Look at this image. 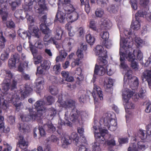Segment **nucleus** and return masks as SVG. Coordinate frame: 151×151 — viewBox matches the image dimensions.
Masks as SVG:
<instances>
[{"label":"nucleus","instance_id":"obj_44","mask_svg":"<svg viewBox=\"0 0 151 151\" xmlns=\"http://www.w3.org/2000/svg\"><path fill=\"white\" fill-rule=\"evenodd\" d=\"M78 132L80 134V136L81 137L83 138L84 140L83 141V142L85 143L86 142V138L85 137L83 133L84 132V129L82 127H78L77 128Z\"/></svg>","mask_w":151,"mask_h":151},{"label":"nucleus","instance_id":"obj_31","mask_svg":"<svg viewBox=\"0 0 151 151\" xmlns=\"http://www.w3.org/2000/svg\"><path fill=\"white\" fill-rule=\"evenodd\" d=\"M43 82V81L41 80L37 83H35V86L34 87L35 90L37 92L43 89V86L42 83Z\"/></svg>","mask_w":151,"mask_h":151},{"label":"nucleus","instance_id":"obj_25","mask_svg":"<svg viewBox=\"0 0 151 151\" xmlns=\"http://www.w3.org/2000/svg\"><path fill=\"white\" fill-rule=\"evenodd\" d=\"M127 39L126 38V39H124L123 40L121 39L120 40V45H121L122 44L123 48H130L132 47V45H130V44H133V42L132 41L131 42H128Z\"/></svg>","mask_w":151,"mask_h":151},{"label":"nucleus","instance_id":"obj_17","mask_svg":"<svg viewBox=\"0 0 151 151\" xmlns=\"http://www.w3.org/2000/svg\"><path fill=\"white\" fill-rule=\"evenodd\" d=\"M28 142L25 141L23 136L22 135H19L17 145L22 149L23 150H24L27 149V148L28 147Z\"/></svg>","mask_w":151,"mask_h":151},{"label":"nucleus","instance_id":"obj_57","mask_svg":"<svg viewBox=\"0 0 151 151\" xmlns=\"http://www.w3.org/2000/svg\"><path fill=\"white\" fill-rule=\"evenodd\" d=\"M53 70L55 71V73L56 74H58L60 73V65L59 64L58 65H55L53 67Z\"/></svg>","mask_w":151,"mask_h":151},{"label":"nucleus","instance_id":"obj_45","mask_svg":"<svg viewBox=\"0 0 151 151\" xmlns=\"http://www.w3.org/2000/svg\"><path fill=\"white\" fill-rule=\"evenodd\" d=\"M0 14L1 16L2 21H6L8 17L7 12L4 11L3 9H0Z\"/></svg>","mask_w":151,"mask_h":151},{"label":"nucleus","instance_id":"obj_55","mask_svg":"<svg viewBox=\"0 0 151 151\" xmlns=\"http://www.w3.org/2000/svg\"><path fill=\"white\" fill-rule=\"evenodd\" d=\"M49 33H47V34H45V36L43 38L44 41H48L49 42V41H54V38H53V37H51V38L49 39V37L50 36V35L49 34Z\"/></svg>","mask_w":151,"mask_h":151},{"label":"nucleus","instance_id":"obj_10","mask_svg":"<svg viewBox=\"0 0 151 151\" xmlns=\"http://www.w3.org/2000/svg\"><path fill=\"white\" fill-rule=\"evenodd\" d=\"M63 100L62 97L60 96L58 97L57 102L60 104L65 109L72 108L75 106V101L72 99L67 100L64 101V102H63Z\"/></svg>","mask_w":151,"mask_h":151},{"label":"nucleus","instance_id":"obj_23","mask_svg":"<svg viewBox=\"0 0 151 151\" xmlns=\"http://www.w3.org/2000/svg\"><path fill=\"white\" fill-rule=\"evenodd\" d=\"M61 75L66 81L70 82L74 80L73 77L72 76H69V73L68 71H62L61 72Z\"/></svg>","mask_w":151,"mask_h":151},{"label":"nucleus","instance_id":"obj_58","mask_svg":"<svg viewBox=\"0 0 151 151\" xmlns=\"http://www.w3.org/2000/svg\"><path fill=\"white\" fill-rule=\"evenodd\" d=\"M135 58V56L133 54H131L130 52H129L127 57V59L129 61L132 62V61H134Z\"/></svg>","mask_w":151,"mask_h":151},{"label":"nucleus","instance_id":"obj_26","mask_svg":"<svg viewBox=\"0 0 151 151\" xmlns=\"http://www.w3.org/2000/svg\"><path fill=\"white\" fill-rule=\"evenodd\" d=\"M119 53L120 55V60L121 62L120 66L123 69L126 68V65L125 63V54L123 52H119Z\"/></svg>","mask_w":151,"mask_h":151},{"label":"nucleus","instance_id":"obj_21","mask_svg":"<svg viewBox=\"0 0 151 151\" xmlns=\"http://www.w3.org/2000/svg\"><path fill=\"white\" fill-rule=\"evenodd\" d=\"M142 78L147 81L148 85L151 88V70H146L142 73Z\"/></svg>","mask_w":151,"mask_h":151},{"label":"nucleus","instance_id":"obj_64","mask_svg":"<svg viewBox=\"0 0 151 151\" xmlns=\"http://www.w3.org/2000/svg\"><path fill=\"white\" fill-rule=\"evenodd\" d=\"M150 2L149 0H140V4L142 6L146 7Z\"/></svg>","mask_w":151,"mask_h":151},{"label":"nucleus","instance_id":"obj_50","mask_svg":"<svg viewBox=\"0 0 151 151\" xmlns=\"http://www.w3.org/2000/svg\"><path fill=\"white\" fill-rule=\"evenodd\" d=\"M9 57V53L6 51H5L1 55L0 58L2 60L5 61L8 59Z\"/></svg>","mask_w":151,"mask_h":151},{"label":"nucleus","instance_id":"obj_12","mask_svg":"<svg viewBox=\"0 0 151 151\" xmlns=\"http://www.w3.org/2000/svg\"><path fill=\"white\" fill-rule=\"evenodd\" d=\"M34 1L37 2L36 0H30L27 4H24L22 5V8L24 10L26 14V17L28 20L31 19V16L29 15V12H31L32 9V5L33 4Z\"/></svg>","mask_w":151,"mask_h":151},{"label":"nucleus","instance_id":"obj_8","mask_svg":"<svg viewBox=\"0 0 151 151\" xmlns=\"http://www.w3.org/2000/svg\"><path fill=\"white\" fill-rule=\"evenodd\" d=\"M3 73V75L4 76L5 79L3 81L4 85L2 87V90L6 92L10 88V83L13 75L11 71L9 70H4Z\"/></svg>","mask_w":151,"mask_h":151},{"label":"nucleus","instance_id":"obj_38","mask_svg":"<svg viewBox=\"0 0 151 151\" xmlns=\"http://www.w3.org/2000/svg\"><path fill=\"white\" fill-rule=\"evenodd\" d=\"M21 4V1L20 0H15L12 1L11 4L10 6H11L12 9V10H15L16 7L19 6Z\"/></svg>","mask_w":151,"mask_h":151},{"label":"nucleus","instance_id":"obj_7","mask_svg":"<svg viewBox=\"0 0 151 151\" xmlns=\"http://www.w3.org/2000/svg\"><path fill=\"white\" fill-rule=\"evenodd\" d=\"M99 123L101 124H103L105 126L109 125L117 126V122L116 120L112 118V114L108 112L105 114L100 119Z\"/></svg>","mask_w":151,"mask_h":151},{"label":"nucleus","instance_id":"obj_34","mask_svg":"<svg viewBox=\"0 0 151 151\" xmlns=\"http://www.w3.org/2000/svg\"><path fill=\"white\" fill-rule=\"evenodd\" d=\"M6 42V40L3 36L2 32L1 33V35L0 36V47L1 49L4 48L5 43Z\"/></svg>","mask_w":151,"mask_h":151},{"label":"nucleus","instance_id":"obj_27","mask_svg":"<svg viewBox=\"0 0 151 151\" xmlns=\"http://www.w3.org/2000/svg\"><path fill=\"white\" fill-rule=\"evenodd\" d=\"M70 137L71 141L73 140L76 145H78L79 139V137L78 134L76 132H73L71 134Z\"/></svg>","mask_w":151,"mask_h":151},{"label":"nucleus","instance_id":"obj_42","mask_svg":"<svg viewBox=\"0 0 151 151\" xmlns=\"http://www.w3.org/2000/svg\"><path fill=\"white\" fill-rule=\"evenodd\" d=\"M137 146L138 150H144L147 147L145 145V143L142 141L138 142L137 144Z\"/></svg>","mask_w":151,"mask_h":151},{"label":"nucleus","instance_id":"obj_16","mask_svg":"<svg viewBox=\"0 0 151 151\" xmlns=\"http://www.w3.org/2000/svg\"><path fill=\"white\" fill-rule=\"evenodd\" d=\"M82 70L80 68H78L75 70V77L76 79V83L77 84L80 85L81 82L83 79V75L82 74Z\"/></svg>","mask_w":151,"mask_h":151},{"label":"nucleus","instance_id":"obj_43","mask_svg":"<svg viewBox=\"0 0 151 151\" xmlns=\"http://www.w3.org/2000/svg\"><path fill=\"white\" fill-rule=\"evenodd\" d=\"M49 90L50 93L52 95H55L58 92V88L54 86H50L49 87Z\"/></svg>","mask_w":151,"mask_h":151},{"label":"nucleus","instance_id":"obj_30","mask_svg":"<svg viewBox=\"0 0 151 151\" xmlns=\"http://www.w3.org/2000/svg\"><path fill=\"white\" fill-rule=\"evenodd\" d=\"M47 23H41L40 25V29L42 32L44 34L50 33V29L46 26Z\"/></svg>","mask_w":151,"mask_h":151},{"label":"nucleus","instance_id":"obj_35","mask_svg":"<svg viewBox=\"0 0 151 151\" xmlns=\"http://www.w3.org/2000/svg\"><path fill=\"white\" fill-rule=\"evenodd\" d=\"M118 10V7L117 5H112L109 6L107 10L110 12L113 13H116Z\"/></svg>","mask_w":151,"mask_h":151},{"label":"nucleus","instance_id":"obj_52","mask_svg":"<svg viewBox=\"0 0 151 151\" xmlns=\"http://www.w3.org/2000/svg\"><path fill=\"white\" fill-rule=\"evenodd\" d=\"M47 104L48 105H51L55 101L53 97L51 96H48L46 98Z\"/></svg>","mask_w":151,"mask_h":151},{"label":"nucleus","instance_id":"obj_56","mask_svg":"<svg viewBox=\"0 0 151 151\" xmlns=\"http://www.w3.org/2000/svg\"><path fill=\"white\" fill-rule=\"evenodd\" d=\"M129 2L132 8L134 10H137V0H130Z\"/></svg>","mask_w":151,"mask_h":151},{"label":"nucleus","instance_id":"obj_39","mask_svg":"<svg viewBox=\"0 0 151 151\" xmlns=\"http://www.w3.org/2000/svg\"><path fill=\"white\" fill-rule=\"evenodd\" d=\"M2 102H1L0 103V108L3 110H6L9 106V102L4 99L2 100Z\"/></svg>","mask_w":151,"mask_h":151},{"label":"nucleus","instance_id":"obj_60","mask_svg":"<svg viewBox=\"0 0 151 151\" xmlns=\"http://www.w3.org/2000/svg\"><path fill=\"white\" fill-rule=\"evenodd\" d=\"M89 27L93 31H96L97 30V27L94 21H90V22Z\"/></svg>","mask_w":151,"mask_h":151},{"label":"nucleus","instance_id":"obj_28","mask_svg":"<svg viewBox=\"0 0 151 151\" xmlns=\"http://www.w3.org/2000/svg\"><path fill=\"white\" fill-rule=\"evenodd\" d=\"M86 38L87 42L91 45L93 44L95 40L94 37L90 34L86 35Z\"/></svg>","mask_w":151,"mask_h":151},{"label":"nucleus","instance_id":"obj_15","mask_svg":"<svg viewBox=\"0 0 151 151\" xmlns=\"http://www.w3.org/2000/svg\"><path fill=\"white\" fill-rule=\"evenodd\" d=\"M99 63L100 66L97 64H96L95 65L94 72V74L93 76H94L95 75H97L100 76H103L105 74L106 72V69L103 66L107 64L104 65H101Z\"/></svg>","mask_w":151,"mask_h":151},{"label":"nucleus","instance_id":"obj_49","mask_svg":"<svg viewBox=\"0 0 151 151\" xmlns=\"http://www.w3.org/2000/svg\"><path fill=\"white\" fill-rule=\"evenodd\" d=\"M102 44L106 48L109 49L110 48L112 45L111 41L110 40H106V41L104 40L102 42Z\"/></svg>","mask_w":151,"mask_h":151},{"label":"nucleus","instance_id":"obj_62","mask_svg":"<svg viewBox=\"0 0 151 151\" xmlns=\"http://www.w3.org/2000/svg\"><path fill=\"white\" fill-rule=\"evenodd\" d=\"M35 47L40 49H42L43 47V45L40 40L37 41L34 45Z\"/></svg>","mask_w":151,"mask_h":151},{"label":"nucleus","instance_id":"obj_1","mask_svg":"<svg viewBox=\"0 0 151 151\" xmlns=\"http://www.w3.org/2000/svg\"><path fill=\"white\" fill-rule=\"evenodd\" d=\"M33 86L32 85L26 83L23 88H21L20 91L21 93V97L17 96L15 98H14V95H13V93H7L5 95L4 100H7V101L9 103H12L16 107V110L19 111L20 107L21 105V103L20 100H22L28 96L32 91L33 89Z\"/></svg>","mask_w":151,"mask_h":151},{"label":"nucleus","instance_id":"obj_63","mask_svg":"<svg viewBox=\"0 0 151 151\" xmlns=\"http://www.w3.org/2000/svg\"><path fill=\"white\" fill-rule=\"evenodd\" d=\"M65 40L67 41L68 42L67 45L69 48L70 47V45L74 42V40L72 38L67 37L65 39Z\"/></svg>","mask_w":151,"mask_h":151},{"label":"nucleus","instance_id":"obj_46","mask_svg":"<svg viewBox=\"0 0 151 151\" xmlns=\"http://www.w3.org/2000/svg\"><path fill=\"white\" fill-rule=\"evenodd\" d=\"M33 57L34 60V63L35 64L37 65L40 63H41L42 59V57L41 55H39L36 56H35Z\"/></svg>","mask_w":151,"mask_h":151},{"label":"nucleus","instance_id":"obj_54","mask_svg":"<svg viewBox=\"0 0 151 151\" xmlns=\"http://www.w3.org/2000/svg\"><path fill=\"white\" fill-rule=\"evenodd\" d=\"M6 26L10 28H14L15 25L14 22L12 20L8 21L6 22Z\"/></svg>","mask_w":151,"mask_h":151},{"label":"nucleus","instance_id":"obj_59","mask_svg":"<svg viewBox=\"0 0 151 151\" xmlns=\"http://www.w3.org/2000/svg\"><path fill=\"white\" fill-rule=\"evenodd\" d=\"M131 67L135 71L137 70L139 68L137 63L135 61H132L131 62Z\"/></svg>","mask_w":151,"mask_h":151},{"label":"nucleus","instance_id":"obj_4","mask_svg":"<svg viewBox=\"0 0 151 151\" xmlns=\"http://www.w3.org/2000/svg\"><path fill=\"white\" fill-rule=\"evenodd\" d=\"M86 115V111L74 108L70 113L69 119L73 123L78 122L79 121L80 118L82 119Z\"/></svg>","mask_w":151,"mask_h":151},{"label":"nucleus","instance_id":"obj_24","mask_svg":"<svg viewBox=\"0 0 151 151\" xmlns=\"http://www.w3.org/2000/svg\"><path fill=\"white\" fill-rule=\"evenodd\" d=\"M63 31L60 27H58L56 30V34L55 36L53 37L54 38V40H58L61 39Z\"/></svg>","mask_w":151,"mask_h":151},{"label":"nucleus","instance_id":"obj_40","mask_svg":"<svg viewBox=\"0 0 151 151\" xmlns=\"http://www.w3.org/2000/svg\"><path fill=\"white\" fill-rule=\"evenodd\" d=\"M24 125V126H21L20 125L19 129L20 132L26 134L29 131V127L28 126H25V124Z\"/></svg>","mask_w":151,"mask_h":151},{"label":"nucleus","instance_id":"obj_20","mask_svg":"<svg viewBox=\"0 0 151 151\" xmlns=\"http://www.w3.org/2000/svg\"><path fill=\"white\" fill-rule=\"evenodd\" d=\"M43 127L45 131L49 133H52L55 130V127L51 122H49L44 125Z\"/></svg>","mask_w":151,"mask_h":151},{"label":"nucleus","instance_id":"obj_48","mask_svg":"<svg viewBox=\"0 0 151 151\" xmlns=\"http://www.w3.org/2000/svg\"><path fill=\"white\" fill-rule=\"evenodd\" d=\"M101 38L103 40V41L108 40L109 37V34L107 32H102L101 33Z\"/></svg>","mask_w":151,"mask_h":151},{"label":"nucleus","instance_id":"obj_3","mask_svg":"<svg viewBox=\"0 0 151 151\" xmlns=\"http://www.w3.org/2000/svg\"><path fill=\"white\" fill-rule=\"evenodd\" d=\"M99 132L95 133L96 140L92 146V151H101L100 144H104L105 142V135L107 134L109 137L111 136V134H108V131L106 129L99 128Z\"/></svg>","mask_w":151,"mask_h":151},{"label":"nucleus","instance_id":"obj_53","mask_svg":"<svg viewBox=\"0 0 151 151\" xmlns=\"http://www.w3.org/2000/svg\"><path fill=\"white\" fill-rule=\"evenodd\" d=\"M71 141L70 136H66L64 137L63 144L67 145H68L71 143Z\"/></svg>","mask_w":151,"mask_h":151},{"label":"nucleus","instance_id":"obj_32","mask_svg":"<svg viewBox=\"0 0 151 151\" xmlns=\"http://www.w3.org/2000/svg\"><path fill=\"white\" fill-rule=\"evenodd\" d=\"M101 27L104 29L108 30L111 27V24L109 21L104 20L102 23Z\"/></svg>","mask_w":151,"mask_h":151},{"label":"nucleus","instance_id":"obj_11","mask_svg":"<svg viewBox=\"0 0 151 151\" xmlns=\"http://www.w3.org/2000/svg\"><path fill=\"white\" fill-rule=\"evenodd\" d=\"M101 88L95 84L94 85V88L92 93L94 101H97V97L99 98L101 100L103 99V95Z\"/></svg>","mask_w":151,"mask_h":151},{"label":"nucleus","instance_id":"obj_29","mask_svg":"<svg viewBox=\"0 0 151 151\" xmlns=\"http://www.w3.org/2000/svg\"><path fill=\"white\" fill-rule=\"evenodd\" d=\"M50 61L47 60H44L41 63V66L42 69L47 70L50 67Z\"/></svg>","mask_w":151,"mask_h":151},{"label":"nucleus","instance_id":"obj_61","mask_svg":"<svg viewBox=\"0 0 151 151\" xmlns=\"http://www.w3.org/2000/svg\"><path fill=\"white\" fill-rule=\"evenodd\" d=\"M106 139L104 140L105 142H104L103 144H106L108 145H112L115 146L116 145V143L115 141L113 139H112L111 140L105 141Z\"/></svg>","mask_w":151,"mask_h":151},{"label":"nucleus","instance_id":"obj_13","mask_svg":"<svg viewBox=\"0 0 151 151\" xmlns=\"http://www.w3.org/2000/svg\"><path fill=\"white\" fill-rule=\"evenodd\" d=\"M38 3L39 7H35V10L36 12L39 14L44 13L45 10H47V8L45 3V0H37Z\"/></svg>","mask_w":151,"mask_h":151},{"label":"nucleus","instance_id":"obj_47","mask_svg":"<svg viewBox=\"0 0 151 151\" xmlns=\"http://www.w3.org/2000/svg\"><path fill=\"white\" fill-rule=\"evenodd\" d=\"M48 115L52 117L51 119L55 116L57 114L56 110L52 107L48 109Z\"/></svg>","mask_w":151,"mask_h":151},{"label":"nucleus","instance_id":"obj_14","mask_svg":"<svg viewBox=\"0 0 151 151\" xmlns=\"http://www.w3.org/2000/svg\"><path fill=\"white\" fill-rule=\"evenodd\" d=\"M19 55L18 54L16 53L12 56L8 61V66L10 69H12L16 66L17 61H19Z\"/></svg>","mask_w":151,"mask_h":151},{"label":"nucleus","instance_id":"obj_33","mask_svg":"<svg viewBox=\"0 0 151 151\" xmlns=\"http://www.w3.org/2000/svg\"><path fill=\"white\" fill-rule=\"evenodd\" d=\"M83 92H82L81 91L79 92L78 96H79V101L81 103H84L86 101V96L84 93V92L83 91Z\"/></svg>","mask_w":151,"mask_h":151},{"label":"nucleus","instance_id":"obj_36","mask_svg":"<svg viewBox=\"0 0 151 151\" xmlns=\"http://www.w3.org/2000/svg\"><path fill=\"white\" fill-rule=\"evenodd\" d=\"M134 92L133 91H130L127 92L126 95L124 96L123 99L124 102L127 103L130 99L133 96Z\"/></svg>","mask_w":151,"mask_h":151},{"label":"nucleus","instance_id":"obj_18","mask_svg":"<svg viewBox=\"0 0 151 151\" xmlns=\"http://www.w3.org/2000/svg\"><path fill=\"white\" fill-rule=\"evenodd\" d=\"M29 29L30 31L31 35L38 38H39V31L38 28L34 25H30L29 26Z\"/></svg>","mask_w":151,"mask_h":151},{"label":"nucleus","instance_id":"obj_6","mask_svg":"<svg viewBox=\"0 0 151 151\" xmlns=\"http://www.w3.org/2000/svg\"><path fill=\"white\" fill-rule=\"evenodd\" d=\"M103 47L101 45H97L95 48L96 55L99 56L98 59V62L101 65H104L107 64L106 60L107 57V51H104Z\"/></svg>","mask_w":151,"mask_h":151},{"label":"nucleus","instance_id":"obj_19","mask_svg":"<svg viewBox=\"0 0 151 151\" xmlns=\"http://www.w3.org/2000/svg\"><path fill=\"white\" fill-rule=\"evenodd\" d=\"M74 9L73 8V10L69 14H68L66 17L67 19L68 18L71 22H74L77 20L79 17L78 13L74 11Z\"/></svg>","mask_w":151,"mask_h":151},{"label":"nucleus","instance_id":"obj_22","mask_svg":"<svg viewBox=\"0 0 151 151\" xmlns=\"http://www.w3.org/2000/svg\"><path fill=\"white\" fill-rule=\"evenodd\" d=\"M18 33L19 32L18 31ZM19 33V36L21 37L23 39H25L28 37L29 39V42L31 44V34L30 33L28 32L27 31L21 30L20 33Z\"/></svg>","mask_w":151,"mask_h":151},{"label":"nucleus","instance_id":"obj_9","mask_svg":"<svg viewBox=\"0 0 151 151\" xmlns=\"http://www.w3.org/2000/svg\"><path fill=\"white\" fill-rule=\"evenodd\" d=\"M146 12L143 11L142 10H139L135 14L136 20L135 21L132 22L131 25V28L134 30H138L140 27L139 17H144V16L146 14Z\"/></svg>","mask_w":151,"mask_h":151},{"label":"nucleus","instance_id":"obj_2","mask_svg":"<svg viewBox=\"0 0 151 151\" xmlns=\"http://www.w3.org/2000/svg\"><path fill=\"white\" fill-rule=\"evenodd\" d=\"M44 104L45 103L43 101L41 100L37 101L34 105L35 108L36 109L37 111H34L33 108H29V115H21L20 117L22 121L23 122H27L32 120L33 121H36L37 122H41L42 113L39 111L45 110Z\"/></svg>","mask_w":151,"mask_h":151},{"label":"nucleus","instance_id":"obj_37","mask_svg":"<svg viewBox=\"0 0 151 151\" xmlns=\"http://www.w3.org/2000/svg\"><path fill=\"white\" fill-rule=\"evenodd\" d=\"M133 83L130 85V88L132 90H135L137 88L139 85V81L138 78L136 77Z\"/></svg>","mask_w":151,"mask_h":151},{"label":"nucleus","instance_id":"obj_51","mask_svg":"<svg viewBox=\"0 0 151 151\" xmlns=\"http://www.w3.org/2000/svg\"><path fill=\"white\" fill-rule=\"evenodd\" d=\"M29 48L30 51L32 52L33 56L36 55L37 51V50L34 47L31 42V44L29 43Z\"/></svg>","mask_w":151,"mask_h":151},{"label":"nucleus","instance_id":"obj_41","mask_svg":"<svg viewBox=\"0 0 151 151\" xmlns=\"http://www.w3.org/2000/svg\"><path fill=\"white\" fill-rule=\"evenodd\" d=\"M104 14V10L101 8L97 9L95 12L96 16L97 17H102Z\"/></svg>","mask_w":151,"mask_h":151},{"label":"nucleus","instance_id":"obj_5","mask_svg":"<svg viewBox=\"0 0 151 151\" xmlns=\"http://www.w3.org/2000/svg\"><path fill=\"white\" fill-rule=\"evenodd\" d=\"M64 12L62 11L58 10L55 16V19L54 20V22L58 20L60 22L63 23L65 20L66 14H69L73 10V7L72 5L70 6L65 5L63 8Z\"/></svg>","mask_w":151,"mask_h":151}]
</instances>
